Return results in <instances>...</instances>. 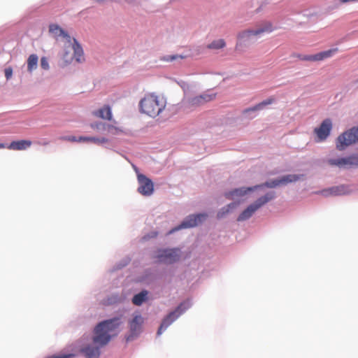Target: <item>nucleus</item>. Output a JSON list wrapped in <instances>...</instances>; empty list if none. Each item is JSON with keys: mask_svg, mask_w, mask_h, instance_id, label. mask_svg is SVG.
I'll use <instances>...</instances> for the list:
<instances>
[{"mask_svg": "<svg viewBox=\"0 0 358 358\" xmlns=\"http://www.w3.org/2000/svg\"><path fill=\"white\" fill-rule=\"evenodd\" d=\"M49 31L51 34L54 35L55 37L57 38L59 36H62L66 39V43H71V36L60 27L57 24H51L49 27Z\"/></svg>", "mask_w": 358, "mask_h": 358, "instance_id": "20", "label": "nucleus"}, {"mask_svg": "<svg viewBox=\"0 0 358 358\" xmlns=\"http://www.w3.org/2000/svg\"><path fill=\"white\" fill-rule=\"evenodd\" d=\"M337 52L338 48H336L318 52L315 55H299L297 57L302 61L320 62L331 57Z\"/></svg>", "mask_w": 358, "mask_h": 358, "instance_id": "15", "label": "nucleus"}, {"mask_svg": "<svg viewBox=\"0 0 358 358\" xmlns=\"http://www.w3.org/2000/svg\"><path fill=\"white\" fill-rule=\"evenodd\" d=\"M73 57L67 50H66L62 55V59L64 61V65L70 64L73 61Z\"/></svg>", "mask_w": 358, "mask_h": 358, "instance_id": "33", "label": "nucleus"}, {"mask_svg": "<svg viewBox=\"0 0 358 358\" xmlns=\"http://www.w3.org/2000/svg\"><path fill=\"white\" fill-rule=\"evenodd\" d=\"M185 55H166L163 57L162 60L165 62H173L178 59H185Z\"/></svg>", "mask_w": 358, "mask_h": 358, "instance_id": "32", "label": "nucleus"}, {"mask_svg": "<svg viewBox=\"0 0 358 358\" xmlns=\"http://www.w3.org/2000/svg\"><path fill=\"white\" fill-rule=\"evenodd\" d=\"M79 141H83V142H91L94 143L95 144H102L107 143L108 141V139L106 138H96V137H91V136H80L79 137Z\"/></svg>", "mask_w": 358, "mask_h": 358, "instance_id": "26", "label": "nucleus"}, {"mask_svg": "<svg viewBox=\"0 0 358 358\" xmlns=\"http://www.w3.org/2000/svg\"><path fill=\"white\" fill-rule=\"evenodd\" d=\"M65 48L73 50V57L77 62L81 63L85 61L83 48L75 38H71V44H65Z\"/></svg>", "mask_w": 358, "mask_h": 358, "instance_id": "18", "label": "nucleus"}, {"mask_svg": "<svg viewBox=\"0 0 358 358\" xmlns=\"http://www.w3.org/2000/svg\"><path fill=\"white\" fill-rule=\"evenodd\" d=\"M216 96V93L212 92L210 91H207L200 95L189 99L188 101V104L192 107L200 106L209 101L214 100Z\"/></svg>", "mask_w": 358, "mask_h": 358, "instance_id": "16", "label": "nucleus"}, {"mask_svg": "<svg viewBox=\"0 0 358 358\" xmlns=\"http://www.w3.org/2000/svg\"><path fill=\"white\" fill-rule=\"evenodd\" d=\"M327 162L329 165L339 168L358 166V155H352L338 159H329Z\"/></svg>", "mask_w": 358, "mask_h": 358, "instance_id": "12", "label": "nucleus"}, {"mask_svg": "<svg viewBox=\"0 0 358 358\" xmlns=\"http://www.w3.org/2000/svg\"><path fill=\"white\" fill-rule=\"evenodd\" d=\"M322 192L325 195L330 194V195L337 196V195L344 194L345 193V187L343 185H341V186L331 187L328 189L324 190Z\"/></svg>", "mask_w": 358, "mask_h": 358, "instance_id": "24", "label": "nucleus"}, {"mask_svg": "<svg viewBox=\"0 0 358 358\" xmlns=\"http://www.w3.org/2000/svg\"><path fill=\"white\" fill-rule=\"evenodd\" d=\"M129 338H130V337H127V341H129L130 340Z\"/></svg>", "mask_w": 358, "mask_h": 358, "instance_id": "43", "label": "nucleus"}, {"mask_svg": "<svg viewBox=\"0 0 358 358\" xmlns=\"http://www.w3.org/2000/svg\"><path fill=\"white\" fill-rule=\"evenodd\" d=\"M166 106L165 97L153 92L146 94L139 102L140 111L152 117L159 115Z\"/></svg>", "mask_w": 358, "mask_h": 358, "instance_id": "1", "label": "nucleus"}, {"mask_svg": "<svg viewBox=\"0 0 358 358\" xmlns=\"http://www.w3.org/2000/svg\"><path fill=\"white\" fill-rule=\"evenodd\" d=\"M332 128V122L330 119H325L320 126L314 129L315 134L317 135L318 141H324L330 134Z\"/></svg>", "mask_w": 358, "mask_h": 358, "instance_id": "17", "label": "nucleus"}, {"mask_svg": "<svg viewBox=\"0 0 358 358\" xmlns=\"http://www.w3.org/2000/svg\"><path fill=\"white\" fill-rule=\"evenodd\" d=\"M7 148V146L3 143H0V149Z\"/></svg>", "mask_w": 358, "mask_h": 358, "instance_id": "40", "label": "nucleus"}, {"mask_svg": "<svg viewBox=\"0 0 358 358\" xmlns=\"http://www.w3.org/2000/svg\"><path fill=\"white\" fill-rule=\"evenodd\" d=\"M340 3L344 4L350 2H357L358 0H338Z\"/></svg>", "mask_w": 358, "mask_h": 358, "instance_id": "39", "label": "nucleus"}, {"mask_svg": "<svg viewBox=\"0 0 358 358\" xmlns=\"http://www.w3.org/2000/svg\"><path fill=\"white\" fill-rule=\"evenodd\" d=\"M147 294V291H142L139 294H136L132 299L133 303L136 306L141 305L145 301Z\"/></svg>", "mask_w": 358, "mask_h": 358, "instance_id": "28", "label": "nucleus"}, {"mask_svg": "<svg viewBox=\"0 0 358 358\" xmlns=\"http://www.w3.org/2000/svg\"><path fill=\"white\" fill-rule=\"evenodd\" d=\"M303 175L289 174L280 178L281 185L296 182L303 178Z\"/></svg>", "mask_w": 358, "mask_h": 358, "instance_id": "23", "label": "nucleus"}, {"mask_svg": "<svg viewBox=\"0 0 358 358\" xmlns=\"http://www.w3.org/2000/svg\"><path fill=\"white\" fill-rule=\"evenodd\" d=\"M48 143H43V145H48Z\"/></svg>", "mask_w": 358, "mask_h": 358, "instance_id": "42", "label": "nucleus"}, {"mask_svg": "<svg viewBox=\"0 0 358 358\" xmlns=\"http://www.w3.org/2000/svg\"><path fill=\"white\" fill-rule=\"evenodd\" d=\"M357 82H358V80H357Z\"/></svg>", "mask_w": 358, "mask_h": 358, "instance_id": "44", "label": "nucleus"}, {"mask_svg": "<svg viewBox=\"0 0 358 358\" xmlns=\"http://www.w3.org/2000/svg\"><path fill=\"white\" fill-rule=\"evenodd\" d=\"M32 142L29 140L14 141L7 146V148L13 150H24L29 148Z\"/></svg>", "mask_w": 358, "mask_h": 358, "instance_id": "21", "label": "nucleus"}, {"mask_svg": "<svg viewBox=\"0 0 358 358\" xmlns=\"http://www.w3.org/2000/svg\"><path fill=\"white\" fill-rule=\"evenodd\" d=\"M226 43L223 39H218L213 41L207 45L208 49L219 50L225 46Z\"/></svg>", "mask_w": 358, "mask_h": 358, "instance_id": "30", "label": "nucleus"}, {"mask_svg": "<svg viewBox=\"0 0 358 358\" xmlns=\"http://www.w3.org/2000/svg\"><path fill=\"white\" fill-rule=\"evenodd\" d=\"M143 322V317L141 315H136L130 322V327L132 330H136Z\"/></svg>", "mask_w": 358, "mask_h": 358, "instance_id": "31", "label": "nucleus"}, {"mask_svg": "<svg viewBox=\"0 0 358 358\" xmlns=\"http://www.w3.org/2000/svg\"><path fill=\"white\" fill-rule=\"evenodd\" d=\"M62 139L63 141H68L71 142H83V141H79V138H77L76 136H64L62 137Z\"/></svg>", "mask_w": 358, "mask_h": 358, "instance_id": "35", "label": "nucleus"}, {"mask_svg": "<svg viewBox=\"0 0 358 358\" xmlns=\"http://www.w3.org/2000/svg\"><path fill=\"white\" fill-rule=\"evenodd\" d=\"M275 196V192H268L265 195L259 197L253 203L248 206V208L239 215L237 220L241 222L249 219L258 209L270 201L273 200Z\"/></svg>", "mask_w": 358, "mask_h": 358, "instance_id": "5", "label": "nucleus"}, {"mask_svg": "<svg viewBox=\"0 0 358 358\" xmlns=\"http://www.w3.org/2000/svg\"><path fill=\"white\" fill-rule=\"evenodd\" d=\"M275 196V192H268L265 195L259 197L253 203L248 206V208L239 215L237 220L241 222L249 219L258 209L270 201L273 200Z\"/></svg>", "mask_w": 358, "mask_h": 358, "instance_id": "4", "label": "nucleus"}, {"mask_svg": "<svg viewBox=\"0 0 358 358\" xmlns=\"http://www.w3.org/2000/svg\"><path fill=\"white\" fill-rule=\"evenodd\" d=\"M94 116L107 120H112V110L111 108L108 105H104L101 108L92 112Z\"/></svg>", "mask_w": 358, "mask_h": 358, "instance_id": "19", "label": "nucleus"}, {"mask_svg": "<svg viewBox=\"0 0 358 358\" xmlns=\"http://www.w3.org/2000/svg\"><path fill=\"white\" fill-rule=\"evenodd\" d=\"M188 308V303L186 302L181 303L178 308L173 312L170 313L162 321L158 331L157 334H161L162 330L167 328L174 320H176L182 312Z\"/></svg>", "mask_w": 358, "mask_h": 358, "instance_id": "11", "label": "nucleus"}, {"mask_svg": "<svg viewBox=\"0 0 358 358\" xmlns=\"http://www.w3.org/2000/svg\"><path fill=\"white\" fill-rule=\"evenodd\" d=\"M41 66L44 70H48L49 69V63L46 57H43L41 59Z\"/></svg>", "mask_w": 358, "mask_h": 358, "instance_id": "34", "label": "nucleus"}, {"mask_svg": "<svg viewBox=\"0 0 358 358\" xmlns=\"http://www.w3.org/2000/svg\"><path fill=\"white\" fill-rule=\"evenodd\" d=\"M111 337H93L92 341L80 349V352L86 358H98L100 348L107 345Z\"/></svg>", "mask_w": 358, "mask_h": 358, "instance_id": "3", "label": "nucleus"}, {"mask_svg": "<svg viewBox=\"0 0 358 358\" xmlns=\"http://www.w3.org/2000/svg\"><path fill=\"white\" fill-rule=\"evenodd\" d=\"M281 185L280 180L276 179L271 181L266 182L264 184L259 185V187H266L269 188H273L277 186ZM259 187V186H255L254 187H241L238 189H235L228 193L226 194V196L229 199H234L237 196H242L245 195L248 192H250L254 190L255 189Z\"/></svg>", "mask_w": 358, "mask_h": 358, "instance_id": "10", "label": "nucleus"}, {"mask_svg": "<svg viewBox=\"0 0 358 358\" xmlns=\"http://www.w3.org/2000/svg\"><path fill=\"white\" fill-rule=\"evenodd\" d=\"M275 101V99L273 97H270L261 103H259L258 104L255 105L253 107L246 108L243 110V114H247L250 112H254L257 110H262L266 106L270 105L273 103Z\"/></svg>", "mask_w": 358, "mask_h": 358, "instance_id": "22", "label": "nucleus"}, {"mask_svg": "<svg viewBox=\"0 0 358 358\" xmlns=\"http://www.w3.org/2000/svg\"><path fill=\"white\" fill-rule=\"evenodd\" d=\"M275 196V192H268L265 195L259 197L253 203L248 206V208L239 215L237 220L241 222L249 219L258 209L270 201L273 200Z\"/></svg>", "mask_w": 358, "mask_h": 358, "instance_id": "6", "label": "nucleus"}, {"mask_svg": "<svg viewBox=\"0 0 358 358\" xmlns=\"http://www.w3.org/2000/svg\"><path fill=\"white\" fill-rule=\"evenodd\" d=\"M273 31L272 24L269 22H266L256 29H249L239 32L237 35L238 41L236 45V50H240L243 43L248 41L251 36H260L265 33H271Z\"/></svg>", "mask_w": 358, "mask_h": 358, "instance_id": "2", "label": "nucleus"}, {"mask_svg": "<svg viewBox=\"0 0 358 358\" xmlns=\"http://www.w3.org/2000/svg\"><path fill=\"white\" fill-rule=\"evenodd\" d=\"M103 129L106 131L107 133L110 135H118L123 132L122 128L114 126L110 124H106L103 125Z\"/></svg>", "mask_w": 358, "mask_h": 358, "instance_id": "27", "label": "nucleus"}, {"mask_svg": "<svg viewBox=\"0 0 358 358\" xmlns=\"http://www.w3.org/2000/svg\"><path fill=\"white\" fill-rule=\"evenodd\" d=\"M121 324L120 317H114L99 323L95 329L96 336H108V334L116 329Z\"/></svg>", "mask_w": 358, "mask_h": 358, "instance_id": "8", "label": "nucleus"}, {"mask_svg": "<svg viewBox=\"0 0 358 358\" xmlns=\"http://www.w3.org/2000/svg\"><path fill=\"white\" fill-rule=\"evenodd\" d=\"M73 355L69 354V355H61V356H52V357H50L48 358H73Z\"/></svg>", "mask_w": 358, "mask_h": 358, "instance_id": "37", "label": "nucleus"}, {"mask_svg": "<svg viewBox=\"0 0 358 358\" xmlns=\"http://www.w3.org/2000/svg\"><path fill=\"white\" fill-rule=\"evenodd\" d=\"M104 124H103V123H101V122H100V123H94V124H92V127L93 129H101V128H102V129H103V125H104Z\"/></svg>", "mask_w": 358, "mask_h": 358, "instance_id": "38", "label": "nucleus"}, {"mask_svg": "<svg viewBox=\"0 0 358 358\" xmlns=\"http://www.w3.org/2000/svg\"><path fill=\"white\" fill-rule=\"evenodd\" d=\"M157 236V232H152L151 237L154 238V237H156Z\"/></svg>", "mask_w": 358, "mask_h": 358, "instance_id": "41", "label": "nucleus"}, {"mask_svg": "<svg viewBox=\"0 0 358 358\" xmlns=\"http://www.w3.org/2000/svg\"><path fill=\"white\" fill-rule=\"evenodd\" d=\"M5 77L7 80L10 79L13 75V70L11 68H7L4 71Z\"/></svg>", "mask_w": 358, "mask_h": 358, "instance_id": "36", "label": "nucleus"}, {"mask_svg": "<svg viewBox=\"0 0 358 358\" xmlns=\"http://www.w3.org/2000/svg\"><path fill=\"white\" fill-rule=\"evenodd\" d=\"M207 217L206 214L192 215L188 216L179 226L172 229L168 234H172L181 229L190 228L197 226Z\"/></svg>", "mask_w": 358, "mask_h": 358, "instance_id": "13", "label": "nucleus"}, {"mask_svg": "<svg viewBox=\"0 0 358 358\" xmlns=\"http://www.w3.org/2000/svg\"><path fill=\"white\" fill-rule=\"evenodd\" d=\"M357 142H358V127H352L339 135L336 140V148L338 150H343Z\"/></svg>", "mask_w": 358, "mask_h": 358, "instance_id": "7", "label": "nucleus"}, {"mask_svg": "<svg viewBox=\"0 0 358 358\" xmlns=\"http://www.w3.org/2000/svg\"><path fill=\"white\" fill-rule=\"evenodd\" d=\"M38 57L36 55L32 54L27 59V71L31 73L37 68Z\"/></svg>", "mask_w": 358, "mask_h": 358, "instance_id": "25", "label": "nucleus"}, {"mask_svg": "<svg viewBox=\"0 0 358 358\" xmlns=\"http://www.w3.org/2000/svg\"><path fill=\"white\" fill-rule=\"evenodd\" d=\"M179 250L174 249H161L156 252L155 258L157 262L165 264H172L179 259Z\"/></svg>", "mask_w": 358, "mask_h": 358, "instance_id": "9", "label": "nucleus"}, {"mask_svg": "<svg viewBox=\"0 0 358 358\" xmlns=\"http://www.w3.org/2000/svg\"><path fill=\"white\" fill-rule=\"evenodd\" d=\"M138 187V192L143 196H150L154 192L152 181L145 175L139 173L137 176Z\"/></svg>", "mask_w": 358, "mask_h": 358, "instance_id": "14", "label": "nucleus"}, {"mask_svg": "<svg viewBox=\"0 0 358 358\" xmlns=\"http://www.w3.org/2000/svg\"><path fill=\"white\" fill-rule=\"evenodd\" d=\"M238 203H231L227 205V206L222 208L218 213H217V217L222 218L224 215H226L227 213H229L232 209L235 208Z\"/></svg>", "mask_w": 358, "mask_h": 358, "instance_id": "29", "label": "nucleus"}]
</instances>
